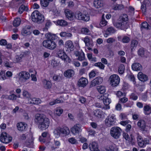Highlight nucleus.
Returning <instances> with one entry per match:
<instances>
[{"label": "nucleus", "mask_w": 151, "mask_h": 151, "mask_svg": "<svg viewBox=\"0 0 151 151\" xmlns=\"http://www.w3.org/2000/svg\"><path fill=\"white\" fill-rule=\"evenodd\" d=\"M35 122L38 125L39 129L44 130L48 127L50 123V120L45 115L38 114L35 115Z\"/></svg>", "instance_id": "nucleus-1"}, {"label": "nucleus", "mask_w": 151, "mask_h": 151, "mask_svg": "<svg viewBox=\"0 0 151 151\" xmlns=\"http://www.w3.org/2000/svg\"><path fill=\"white\" fill-rule=\"evenodd\" d=\"M65 13L66 17L68 19L69 18H75L76 19H88L89 18V16L87 13H85L83 14L80 11H77L74 14V15L73 12L68 9H65Z\"/></svg>", "instance_id": "nucleus-2"}, {"label": "nucleus", "mask_w": 151, "mask_h": 151, "mask_svg": "<svg viewBox=\"0 0 151 151\" xmlns=\"http://www.w3.org/2000/svg\"><path fill=\"white\" fill-rule=\"evenodd\" d=\"M125 19H121L118 20V19H114L112 21L114 26L116 27L122 29H124L127 24V20L126 21Z\"/></svg>", "instance_id": "nucleus-3"}, {"label": "nucleus", "mask_w": 151, "mask_h": 151, "mask_svg": "<svg viewBox=\"0 0 151 151\" xmlns=\"http://www.w3.org/2000/svg\"><path fill=\"white\" fill-rule=\"evenodd\" d=\"M121 129L119 127H114L110 129V134L114 139H117L121 135Z\"/></svg>", "instance_id": "nucleus-4"}, {"label": "nucleus", "mask_w": 151, "mask_h": 151, "mask_svg": "<svg viewBox=\"0 0 151 151\" xmlns=\"http://www.w3.org/2000/svg\"><path fill=\"white\" fill-rule=\"evenodd\" d=\"M116 118L114 114L109 115L106 119L105 122V124L108 127H110L115 125L116 123Z\"/></svg>", "instance_id": "nucleus-5"}, {"label": "nucleus", "mask_w": 151, "mask_h": 151, "mask_svg": "<svg viewBox=\"0 0 151 151\" xmlns=\"http://www.w3.org/2000/svg\"><path fill=\"white\" fill-rule=\"evenodd\" d=\"M43 45L44 47L51 50L54 49L57 46L55 42L50 40H44L43 42Z\"/></svg>", "instance_id": "nucleus-6"}, {"label": "nucleus", "mask_w": 151, "mask_h": 151, "mask_svg": "<svg viewBox=\"0 0 151 151\" xmlns=\"http://www.w3.org/2000/svg\"><path fill=\"white\" fill-rule=\"evenodd\" d=\"M108 94L106 93L98 97V99L100 100H103L104 104L106 106L107 109L109 108V106L108 105L111 102L110 99L108 98Z\"/></svg>", "instance_id": "nucleus-7"}, {"label": "nucleus", "mask_w": 151, "mask_h": 151, "mask_svg": "<svg viewBox=\"0 0 151 151\" xmlns=\"http://www.w3.org/2000/svg\"><path fill=\"white\" fill-rule=\"evenodd\" d=\"M111 85L113 86H116L119 83L120 78L118 75L114 74L111 75L109 78Z\"/></svg>", "instance_id": "nucleus-8"}, {"label": "nucleus", "mask_w": 151, "mask_h": 151, "mask_svg": "<svg viewBox=\"0 0 151 151\" xmlns=\"http://www.w3.org/2000/svg\"><path fill=\"white\" fill-rule=\"evenodd\" d=\"M69 132V130L67 127L65 128L58 127L54 131V134L58 136H60L61 134L67 135Z\"/></svg>", "instance_id": "nucleus-9"}, {"label": "nucleus", "mask_w": 151, "mask_h": 151, "mask_svg": "<svg viewBox=\"0 0 151 151\" xmlns=\"http://www.w3.org/2000/svg\"><path fill=\"white\" fill-rule=\"evenodd\" d=\"M12 137L5 132H3L0 137V141L4 143H9L12 141Z\"/></svg>", "instance_id": "nucleus-10"}, {"label": "nucleus", "mask_w": 151, "mask_h": 151, "mask_svg": "<svg viewBox=\"0 0 151 151\" xmlns=\"http://www.w3.org/2000/svg\"><path fill=\"white\" fill-rule=\"evenodd\" d=\"M30 74L28 72L26 71H22L19 74V78L20 81L22 82H25L30 77Z\"/></svg>", "instance_id": "nucleus-11"}, {"label": "nucleus", "mask_w": 151, "mask_h": 151, "mask_svg": "<svg viewBox=\"0 0 151 151\" xmlns=\"http://www.w3.org/2000/svg\"><path fill=\"white\" fill-rule=\"evenodd\" d=\"M70 130L74 135L78 134L82 131L81 126L79 124H77L71 128Z\"/></svg>", "instance_id": "nucleus-12"}, {"label": "nucleus", "mask_w": 151, "mask_h": 151, "mask_svg": "<svg viewBox=\"0 0 151 151\" xmlns=\"http://www.w3.org/2000/svg\"><path fill=\"white\" fill-rule=\"evenodd\" d=\"M32 27L30 25H26L24 27L22 31V35L25 36L30 35L32 33L30 29Z\"/></svg>", "instance_id": "nucleus-13"}, {"label": "nucleus", "mask_w": 151, "mask_h": 151, "mask_svg": "<svg viewBox=\"0 0 151 151\" xmlns=\"http://www.w3.org/2000/svg\"><path fill=\"white\" fill-rule=\"evenodd\" d=\"M57 54L59 57L64 61H67V60H69V58L62 50H59L57 51Z\"/></svg>", "instance_id": "nucleus-14"}, {"label": "nucleus", "mask_w": 151, "mask_h": 151, "mask_svg": "<svg viewBox=\"0 0 151 151\" xmlns=\"http://www.w3.org/2000/svg\"><path fill=\"white\" fill-rule=\"evenodd\" d=\"M65 47L66 51L70 52L73 50L74 48V46L72 41L71 40L66 41L65 43Z\"/></svg>", "instance_id": "nucleus-15"}, {"label": "nucleus", "mask_w": 151, "mask_h": 151, "mask_svg": "<svg viewBox=\"0 0 151 151\" xmlns=\"http://www.w3.org/2000/svg\"><path fill=\"white\" fill-rule=\"evenodd\" d=\"M88 83V81L85 78L82 77L78 82V86L79 87H84Z\"/></svg>", "instance_id": "nucleus-16"}, {"label": "nucleus", "mask_w": 151, "mask_h": 151, "mask_svg": "<svg viewBox=\"0 0 151 151\" xmlns=\"http://www.w3.org/2000/svg\"><path fill=\"white\" fill-rule=\"evenodd\" d=\"M103 79L100 77L96 78L91 82L90 87L95 86L96 84H100L102 82Z\"/></svg>", "instance_id": "nucleus-17"}, {"label": "nucleus", "mask_w": 151, "mask_h": 151, "mask_svg": "<svg viewBox=\"0 0 151 151\" xmlns=\"http://www.w3.org/2000/svg\"><path fill=\"white\" fill-rule=\"evenodd\" d=\"M74 74V71L72 69H68L65 71L64 73V76L68 78L73 77Z\"/></svg>", "instance_id": "nucleus-18"}, {"label": "nucleus", "mask_w": 151, "mask_h": 151, "mask_svg": "<svg viewBox=\"0 0 151 151\" xmlns=\"http://www.w3.org/2000/svg\"><path fill=\"white\" fill-rule=\"evenodd\" d=\"M89 147L91 151H100L98 148V144L96 142H93L90 143Z\"/></svg>", "instance_id": "nucleus-19"}, {"label": "nucleus", "mask_w": 151, "mask_h": 151, "mask_svg": "<svg viewBox=\"0 0 151 151\" xmlns=\"http://www.w3.org/2000/svg\"><path fill=\"white\" fill-rule=\"evenodd\" d=\"M150 2L149 0H145L141 6V9L143 13L146 11V8L150 6Z\"/></svg>", "instance_id": "nucleus-20"}, {"label": "nucleus", "mask_w": 151, "mask_h": 151, "mask_svg": "<svg viewBox=\"0 0 151 151\" xmlns=\"http://www.w3.org/2000/svg\"><path fill=\"white\" fill-rule=\"evenodd\" d=\"M132 68L133 70L136 71H141L142 69V65L138 63H134L133 64L132 66Z\"/></svg>", "instance_id": "nucleus-21"}, {"label": "nucleus", "mask_w": 151, "mask_h": 151, "mask_svg": "<svg viewBox=\"0 0 151 151\" xmlns=\"http://www.w3.org/2000/svg\"><path fill=\"white\" fill-rule=\"evenodd\" d=\"M137 77L138 79L142 81L145 82L148 79L147 76L143 74L142 72H139L138 73Z\"/></svg>", "instance_id": "nucleus-22"}, {"label": "nucleus", "mask_w": 151, "mask_h": 151, "mask_svg": "<svg viewBox=\"0 0 151 151\" xmlns=\"http://www.w3.org/2000/svg\"><path fill=\"white\" fill-rule=\"evenodd\" d=\"M29 103L30 104H38L41 103V100L38 98H31L30 97L28 99Z\"/></svg>", "instance_id": "nucleus-23"}, {"label": "nucleus", "mask_w": 151, "mask_h": 151, "mask_svg": "<svg viewBox=\"0 0 151 151\" xmlns=\"http://www.w3.org/2000/svg\"><path fill=\"white\" fill-rule=\"evenodd\" d=\"M27 125V124L23 122H19L17 124V127L19 131H23L26 129Z\"/></svg>", "instance_id": "nucleus-24"}, {"label": "nucleus", "mask_w": 151, "mask_h": 151, "mask_svg": "<svg viewBox=\"0 0 151 151\" xmlns=\"http://www.w3.org/2000/svg\"><path fill=\"white\" fill-rule=\"evenodd\" d=\"M93 5L96 8L98 9L103 6V4L101 0H95Z\"/></svg>", "instance_id": "nucleus-25"}, {"label": "nucleus", "mask_w": 151, "mask_h": 151, "mask_svg": "<svg viewBox=\"0 0 151 151\" xmlns=\"http://www.w3.org/2000/svg\"><path fill=\"white\" fill-rule=\"evenodd\" d=\"M43 86L46 89H50L52 87V84L50 81L45 79L42 81Z\"/></svg>", "instance_id": "nucleus-26"}, {"label": "nucleus", "mask_w": 151, "mask_h": 151, "mask_svg": "<svg viewBox=\"0 0 151 151\" xmlns=\"http://www.w3.org/2000/svg\"><path fill=\"white\" fill-rule=\"evenodd\" d=\"M54 22L56 25L62 26H65L67 25V22L64 19H59Z\"/></svg>", "instance_id": "nucleus-27"}, {"label": "nucleus", "mask_w": 151, "mask_h": 151, "mask_svg": "<svg viewBox=\"0 0 151 151\" xmlns=\"http://www.w3.org/2000/svg\"><path fill=\"white\" fill-rule=\"evenodd\" d=\"M116 30L113 27H111L108 28L106 30V32L104 34V37H107V36L111 34L114 33Z\"/></svg>", "instance_id": "nucleus-28"}, {"label": "nucleus", "mask_w": 151, "mask_h": 151, "mask_svg": "<svg viewBox=\"0 0 151 151\" xmlns=\"http://www.w3.org/2000/svg\"><path fill=\"white\" fill-rule=\"evenodd\" d=\"M94 113V115L98 118H101L104 116V113L100 109L95 110Z\"/></svg>", "instance_id": "nucleus-29"}, {"label": "nucleus", "mask_w": 151, "mask_h": 151, "mask_svg": "<svg viewBox=\"0 0 151 151\" xmlns=\"http://www.w3.org/2000/svg\"><path fill=\"white\" fill-rule=\"evenodd\" d=\"M83 41L85 44L86 46L87 47H91L93 45V43L90 41L88 36L86 37Z\"/></svg>", "instance_id": "nucleus-30"}, {"label": "nucleus", "mask_w": 151, "mask_h": 151, "mask_svg": "<svg viewBox=\"0 0 151 151\" xmlns=\"http://www.w3.org/2000/svg\"><path fill=\"white\" fill-rule=\"evenodd\" d=\"M45 36L47 38L46 40H55L56 36L54 34H52L50 33H49L46 34Z\"/></svg>", "instance_id": "nucleus-31"}, {"label": "nucleus", "mask_w": 151, "mask_h": 151, "mask_svg": "<svg viewBox=\"0 0 151 151\" xmlns=\"http://www.w3.org/2000/svg\"><path fill=\"white\" fill-rule=\"evenodd\" d=\"M137 125L142 130H145L146 127V124L144 120H141L139 121L137 123Z\"/></svg>", "instance_id": "nucleus-32"}, {"label": "nucleus", "mask_w": 151, "mask_h": 151, "mask_svg": "<svg viewBox=\"0 0 151 151\" xmlns=\"http://www.w3.org/2000/svg\"><path fill=\"white\" fill-rule=\"evenodd\" d=\"M151 108L148 105H146L144 107V111L145 114L146 115H149L151 113V112L150 111Z\"/></svg>", "instance_id": "nucleus-33"}, {"label": "nucleus", "mask_w": 151, "mask_h": 151, "mask_svg": "<svg viewBox=\"0 0 151 151\" xmlns=\"http://www.w3.org/2000/svg\"><path fill=\"white\" fill-rule=\"evenodd\" d=\"M105 150L106 151H117V149L115 145H112L106 147Z\"/></svg>", "instance_id": "nucleus-34"}, {"label": "nucleus", "mask_w": 151, "mask_h": 151, "mask_svg": "<svg viewBox=\"0 0 151 151\" xmlns=\"http://www.w3.org/2000/svg\"><path fill=\"white\" fill-rule=\"evenodd\" d=\"M81 33L85 35H90L91 34V32L90 30L87 28L83 27L81 29Z\"/></svg>", "instance_id": "nucleus-35"}, {"label": "nucleus", "mask_w": 151, "mask_h": 151, "mask_svg": "<svg viewBox=\"0 0 151 151\" xmlns=\"http://www.w3.org/2000/svg\"><path fill=\"white\" fill-rule=\"evenodd\" d=\"M28 10V8L27 6H25L24 5H22L19 7L18 12L20 14H21L23 13L24 11H27Z\"/></svg>", "instance_id": "nucleus-36"}, {"label": "nucleus", "mask_w": 151, "mask_h": 151, "mask_svg": "<svg viewBox=\"0 0 151 151\" xmlns=\"http://www.w3.org/2000/svg\"><path fill=\"white\" fill-rule=\"evenodd\" d=\"M53 0H40L41 5L44 7H47L50 1H52Z\"/></svg>", "instance_id": "nucleus-37"}, {"label": "nucleus", "mask_w": 151, "mask_h": 151, "mask_svg": "<svg viewBox=\"0 0 151 151\" xmlns=\"http://www.w3.org/2000/svg\"><path fill=\"white\" fill-rule=\"evenodd\" d=\"M137 44L138 42L136 40H134L132 41L131 44V48L132 51L136 48Z\"/></svg>", "instance_id": "nucleus-38"}, {"label": "nucleus", "mask_w": 151, "mask_h": 151, "mask_svg": "<svg viewBox=\"0 0 151 151\" xmlns=\"http://www.w3.org/2000/svg\"><path fill=\"white\" fill-rule=\"evenodd\" d=\"M97 91L101 94L104 93L106 91L105 87L103 86H99L97 87Z\"/></svg>", "instance_id": "nucleus-39"}, {"label": "nucleus", "mask_w": 151, "mask_h": 151, "mask_svg": "<svg viewBox=\"0 0 151 151\" xmlns=\"http://www.w3.org/2000/svg\"><path fill=\"white\" fill-rule=\"evenodd\" d=\"M44 21V19H32V22H33V24L35 25H37L43 23Z\"/></svg>", "instance_id": "nucleus-40"}, {"label": "nucleus", "mask_w": 151, "mask_h": 151, "mask_svg": "<svg viewBox=\"0 0 151 151\" xmlns=\"http://www.w3.org/2000/svg\"><path fill=\"white\" fill-rule=\"evenodd\" d=\"M63 110L60 107H58L56 109L55 112V114L58 116H60L63 113Z\"/></svg>", "instance_id": "nucleus-41"}, {"label": "nucleus", "mask_w": 151, "mask_h": 151, "mask_svg": "<svg viewBox=\"0 0 151 151\" xmlns=\"http://www.w3.org/2000/svg\"><path fill=\"white\" fill-rule=\"evenodd\" d=\"M21 22V19H14L13 24L14 26L16 27H18L20 25Z\"/></svg>", "instance_id": "nucleus-42"}, {"label": "nucleus", "mask_w": 151, "mask_h": 151, "mask_svg": "<svg viewBox=\"0 0 151 151\" xmlns=\"http://www.w3.org/2000/svg\"><path fill=\"white\" fill-rule=\"evenodd\" d=\"M125 68L123 64L120 65L119 67L118 71L120 74H122L124 72Z\"/></svg>", "instance_id": "nucleus-43"}, {"label": "nucleus", "mask_w": 151, "mask_h": 151, "mask_svg": "<svg viewBox=\"0 0 151 151\" xmlns=\"http://www.w3.org/2000/svg\"><path fill=\"white\" fill-rule=\"evenodd\" d=\"M147 144V141L145 140H142L138 142V146L141 147H143L145 146Z\"/></svg>", "instance_id": "nucleus-44"}, {"label": "nucleus", "mask_w": 151, "mask_h": 151, "mask_svg": "<svg viewBox=\"0 0 151 151\" xmlns=\"http://www.w3.org/2000/svg\"><path fill=\"white\" fill-rule=\"evenodd\" d=\"M39 13V11L37 10H35L31 14V18L32 19H37V18L38 16V14Z\"/></svg>", "instance_id": "nucleus-45"}, {"label": "nucleus", "mask_w": 151, "mask_h": 151, "mask_svg": "<svg viewBox=\"0 0 151 151\" xmlns=\"http://www.w3.org/2000/svg\"><path fill=\"white\" fill-rule=\"evenodd\" d=\"M94 65L98 67L100 69L102 70L104 69L105 67V65L101 62L95 63Z\"/></svg>", "instance_id": "nucleus-46"}, {"label": "nucleus", "mask_w": 151, "mask_h": 151, "mask_svg": "<svg viewBox=\"0 0 151 151\" xmlns=\"http://www.w3.org/2000/svg\"><path fill=\"white\" fill-rule=\"evenodd\" d=\"M85 59V56L84 52L81 51V53L80 54L78 59L80 61H82Z\"/></svg>", "instance_id": "nucleus-47"}, {"label": "nucleus", "mask_w": 151, "mask_h": 151, "mask_svg": "<svg viewBox=\"0 0 151 151\" xmlns=\"http://www.w3.org/2000/svg\"><path fill=\"white\" fill-rule=\"evenodd\" d=\"M150 26H149V24L146 22H143L141 24V27L142 28H144L146 29H149Z\"/></svg>", "instance_id": "nucleus-48"}, {"label": "nucleus", "mask_w": 151, "mask_h": 151, "mask_svg": "<svg viewBox=\"0 0 151 151\" xmlns=\"http://www.w3.org/2000/svg\"><path fill=\"white\" fill-rule=\"evenodd\" d=\"M107 22L105 19H101L100 24L99 25L101 27H103L107 24Z\"/></svg>", "instance_id": "nucleus-49"}, {"label": "nucleus", "mask_w": 151, "mask_h": 151, "mask_svg": "<svg viewBox=\"0 0 151 151\" xmlns=\"http://www.w3.org/2000/svg\"><path fill=\"white\" fill-rule=\"evenodd\" d=\"M61 103V101L59 99H56L49 102V104L51 106Z\"/></svg>", "instance_id": "nucleus-50"}, {"label": "nucleus", "mask_w": 151, "mask_h": 151, "mask_svg": "<svg viewBox=\"0 0 151 151\" xmlns=\"http://www.w3.org/2000/svg\"><path fill=\"white\" fill-rule=\"evenodd\" d=\"M53 80L56 81H59L61 80V76H60L55 75L53 77Z\"/></svg>", "instance_id": "nucleus-51"}, {"label": "nucleus", "mask_w": 151, "mask_h": 151, "mask_svg": "<svg viewBox=\"0 0 151 151\" xmlns=\"http://www.w3.org/2000/svg\"><path fill=\"white\" fill-rule=\"evenodd\" d=\"M124 8L123 5L122 4H116L114 7V10H121Z\"/></svg>", "instance_id": "nucleus-52"}, {"label": "nucleus", "mask_w": 151, "mask_h": 151, "mask_svg": "<svg viewBox=\"0 0 151 151\" xmlns=\"http://www.w3.org/2000/svg\"><path fill=\"white\" fill-rule=\"evenodd\" d=\"M23 95L24 97L28 98V99L30 97V94L26 91L24 90L23 91Z\"/></svg>", "instance_id": "nucleus-53"}, {"label": "nucleus", "mask_w": 151, "mask_h": 151, "mask_svg": "<svg viewBox=\"0 0 151 151\" xmlns=\"http://www.w3.org/2000/svg\"><path fill=\"white\" fill-rule=\"evenodd\" d=\"M130 40L129 38L127 36H124L122 39V42L124 43H128Z\"/></svg>", "instance_id": "nucleus-54"}, {"label": "nucleus", "mask_w": 151, "mask_h": 151, "mask_svg": "<svg viewBox=\"0 0 151 151\" xmlns=\"http://www.w3.org/2000/svg\"><path fill=\"white\" fill-rule=\"evenodd\" d=\"M25 144L26 146L32 148L33 147V142L31 140L27 141Z\"/></svg>", "instance_id": "nucleus-55"}, {"label": "nucleus", "mask_w": 151, "mask_h": 151, "mask_svg": "<svg viewBox=\"0 0 151 151\" xmlns=\"http://www.w3.org/2000/svg\"><path fill=\"white\" fill-rule=\"evenodd\" d=\"M17 96L14 93L12 94L9 95L8 97V99L12 100H16L17 99Z\"/></svg>", "instance_id": "nucleus-56"}, {"label": "nucleus", "mask_w": 151, "mask_h": 151, "mask_svg": "<svg viewBox=\"0 0 151 151\" xmlns=\"http://www.w3.org/2000/svg\"><path fill=\"white\" fill-rule=\"evenodd\" d=\"M138 53L139 55L143 57L144 55V51L143 49H140L138 51Z\"/></svg>", "instance_id": "nucleus-57"}, {"label": "nucleus", "mask_w": 151, "mask_h": 151, "mask_svg": "<svg viewBox=\"0 0 151 151\" xmlns=\"http://www.w3.org/2000/svg\"><path fill=\"white\" fill-rule=\"evenodd\" d=\"M115 39L113 37H110L106 40V42L109 44H111L115 42Z\"/></svg>", "instance_id": "nucleus-58"}, {"label": "nucleus", "mask_w": 151, "mask_h": 151, "mask_svg": "<svg viewBox=\"0 0 151 151\" xmlns=\"http://www.w3.org/2000/svg\"><path fill=\"white\" fill-rule=\"evenodd\" d=\"M128 78L130 81H132L134 84L136 83L135 81V78L134 76L133 75H130L128 76Z\"/></svg>", "instance_id": "nucleus-59"}, {"label": "nucleus", "mask_w": 151, "mask_h": 151, "mask_svg": "<svg viewBox=\"0 0 151 151\" xmlns=\"http://www.w3.org/2000/svg\"><path fill=\"white\" fill-rule=\"evenodd\" d=\"M4 65L7 67L11 68L12 65V63L9 62L8 60L5 61L4 62Z\"/></svg>", "instance_id": "nucleus-60"}, {"label": "nucleus", "mask_w": 151, "mask_h": 151, "mask_svg": "<svg viewBox=\"0 0 151 151\" xmlns=\"http://www.w3.org/2000/svg\"><path fill=\"white\" fill-rule=\"evenodd\" d=\"M116 95L118 97L124 96H125V94L124 93H123L121 91H119L117 92Z\"/></svg>", "instance_id": "nucleus-61"}, {"label": "nucleus", "mask_w": 151, "mask_h": 151, "mask_svg": "<svg viewBox=\"0 0 151 151\" xmlns=\"http://www.w3.org/2000/svg\"><path fill=\"white\" fill-rule=\"evenodd\" d=\"M7 44V42L5 39H2L0 41V45H5Z\"/></svg>", "instance_id": "nucleus-62"}, {"label": "nucleus", "mask_w": 151, "mask_h": 151, "mask_svg": "<svg viewBox=\"0 0 151 151\" xmlns=\"http://www.w3.org/2000/svg\"><path fill=\"white\" fill-rule=\"evenodd\" d=\"M130 98L134 100H136L137 99L138 97L136 94L132 93L130 96Z\"/></svg>", "instance_id": "nucleus-63"}, {"label": "nucleus", "mask_w": 151, "mask_h": 151, "mask_svg": "<svg viewBox=\"0 0 151 151\" xmlns=\"http://www.w3.org/2000/svg\"><path fill=\"white\" fill-rule=\"evenodd\" d=\"M69 142L73 144H75L76 142V140L73 138H71L68 139Z\"/></svg>", "instance_id": "nucleus-64"}]
</instances>
